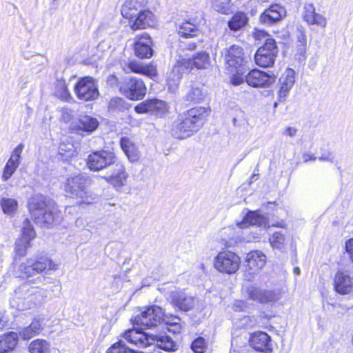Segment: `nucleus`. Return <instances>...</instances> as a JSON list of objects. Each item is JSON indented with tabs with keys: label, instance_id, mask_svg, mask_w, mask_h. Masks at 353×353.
Returning a JSON list of instances; mask_svg holds the SVG:
<instances>
[{
	"label": "nucleus",
	"instance_id": "1",
	"mask_svg": "<svg viewBox=\"0 0 353 353\" xmlns=\"http://www.w3.org/2000/svg\"><path fill=\"white\" fill-rule=\"evenodd\" d=\"M47 269L56 270L57 265L49 258L41 256L26 259L15 267L14 271L17 277L29 279ZM42 278L39 276L34 280H28L17 288L10 300L11 306L19 310H26L41 305L46 300L48 291L33 284Z\"/></svg>",
	"mask_w": 353,
	"mask_h": 353
},
{
	"label": "nucleus",
	"instance_id": "2",
	"mask_svg": "<svg viewBox=\"0 0 353 353\" xmlns=\"http://www.w3.org/2000/svg\"><path fill=\"white\" fill-rule=\"evenodd\" d=\"M210 114V109L203 106L190 108L179 114L172 125V137L184 139L192 136L204 125Z\"/></svg>",
	"mask_w": 353,
	"mask_h": 353
},
{
	"label": "nucleus",
	"instance_id": "3",
	"mask_svg": "<svg viewBox=\"0 0 353 353\" xmlns=\"http://www.w3.org/2000/svg\"><path fill=\"white\" fill-rule=\"evenodd\" d=\"M28 205L32 219L41 227L50 228L60 221L61 216L54 203L42 194L33 195L28 200Z\"/></svg>",
	"mask_w": 353,
	"mask_h": 353
},
{
	"label": "nucleus",
	"instance_id": "4",
	"mask_svg": "<svg viewBox=\"0 0 353 353\" xmlns=\"http://www.w3.org/2000/svg\"><path fill=\"white\" fill-rule=\"evenodd\" d=\"M90 180L83 174L68 177L64 183L67 195L77 200L79 205L94 203L97 195L89 189Z\"/></svg>",
	"mask_w": 353,
	"mask_h": 353
},
{
	"label": "nucleus",
	"instance_id": "5",
	"mask_svg": "<svg viewBox=\"0 0 353 353\" xmlns=\"http://www.w3.org/2000/svg\"><path fill=\"white\" fill-rule=\"evenodd\" d=\"M255 39L264 40V45L259 48L254 55L256 65L268 68L272 66L278 54V48L275 41L263 30H259L255 33Z\"/></svg>",
	"mask_w": 353,
	"mask_h": 353
},
{
	"label": "nucleus",
	"instance_id": "6",
	"mask_svg": "<svg viewBox=\"0 0 353 353\" xmlns=\"http://www.w3.org/2000/svg\"><path fill=\"white\" fill-rule=\"evenodd\" d=\"M164 316V312L159 306L152 305L145 307L140 314L134 316L132 320L134 325H140L144 328L157 327L161 323Z\"/></svg>",
	"mask_w": 353,
	"mask_h": 353
},
{
	"label": "nucleus",
	"instance_id": "7",
	"mask_svg": "<svg viewBox=\"0 0 353 353\" xmlns=\"http://www.w3.org/2000/svg\"><path fill=\"white\" fill-rule=\"evenodd\" d=\"M240 263V257L230 251L220 252L214 260V268L228 274L235 273L239 269Z\"/></svg>",
	"mask_w": 353,
	"mask_h": 353
},
{
	"label": "nucleus",
	"instance_id": "8",
	"mask_svg": "<svg viewBox=\"0 0 353 353\" xmlns=\"http://www.w3.org/2000/svg\"><path fill=\"white\" fill-rule=\"evenodd\" d=\"M117 157L114 152L101 150L92 152L88 157L87 165L92 171H99L115 164Z\"/></svg>",
	"mask_w": 353,
	"mask_h": 353
},
{
	"label": "nucleus",
	"instance_id": "9",
	"mask_svg": "<svg viewBox=\"0 0 353 353\" xmlns=\"http://www.w3.org/2000/svg\"><path fill=\"white\" fill-rule=\"evenodd\" d=\"M74 93L79 99L85 101L94 100L99 94L96 81L90 77L78 81L74 86Z\"/></svg>",
	"mask_w": 353,
	"mask_h": 353
},
{
	"label": "nucleus",
	"instance_id": "10",
	"mask_svg": "<svg viewBox=\"0 0 353 353\" xmlns=\"http://www.w3.org/2000/svg\"><path fill=\"white\" fill-rule=\"evenodd\" d=\"M120 90L131 100L141 99L146 93L145 83L137 77L125 78L120 86Z\"/></svg>",
	"mask_w": 353,
	"mask_h": 353
},
{
	"label": "nucleus",
	"instance_id": "11",
	"mask_svg": "<svg viewBox=\"0 0 353 353\" xmlns=\"http://www.w3.org/2000/svg\"><path fill=\"white\" fill-rule=\"evenodd\" d=\"M169 300L172 305L184 312L194 309L199 303V299L196 296L185 290L172 292L169 296Z\"/></svg>",
	"mask_w": 353,
	"mask_h": 353
},
{
	"label": "nucleus",
	"instance_id": "12",
	"mask_svg": "<svg viewBox=\"0 0 353 353\" xmlns=\"http://www.w3.org/2000/svg\"><path fill=\"white\" fill-rule=\"evenodd\" d=\"M225 61L230 71H242V68H248V58L245 56L243 48L237 45H233L228 49Z\"/></svg>",
	"mask_w": 353,
	"mask_h": 353
},
{
	"label": "nucleus",
	"instance_id": "13",
	"mask_svg": "<svg viewBox=\"0 0 353 353\" xmlns=\"http://www.w3.org/2000/svg\"><path fill=\"white\" fill-rule=\"evenodd\" d=\"M210 63V55L208 52L201 51L196 53L191 59H181L176 63L174 71H179L180 67H183L184 70L192 69H205Z\"/></svg>",
	"mask_w": 353,
	"mask_h": 353
},
{
	"label": "nucleus",
	"instance_id": "14",
	"mask_svg": "<svg viewBox=\"0 0 353 353\" xmlns=\"http://www.w3.org/2000/svg\"><path fill=\"white\" fill-rule=\"evenodd\" d=\"M128 20V24L133 30L153 27L156 24V17L149 10H143L134 13L131 17H124Z\"/></svg>",
	"mask_w": 353,
	"mask_h": 353
},
{
	"label": "nucleus",
	"instance_id": "15",
	"mask_svg": "<svg viewBox=\"0 0 353 353\" xmlns=\"http://www.w3.org/2000/svg\"><path fill=\"white\" fill-rule=\"evenodd\" d=\"M247 293L251 300L261 303H274L281 298L278 290H262L254 286L248 288Z\"/></svg>",
	"mask_w": 353,
	"mask_h": 353
},
{
	"label": "nucleus",
	"instance_id": "16",
	"mask_svg": "<svg viewBox=\"0 0 353 353\" xmlns=\"http://www.w3.org/2000/svg\"><path fill=\"white\" fill-rule=\"evenodd\" d=\"M274 75H270L269 74L254 69L250 71L245 76V81L247 83L252 87H268L275 81Z\"/></svg>",
	"mask_w": 353,
	"mask_h": 353
},
{
	"label": "nucleus",
	"instance_id": "17",
	"mask_svg": "<svg viewBox=\"0 0 353 353\" xmlns=\"http://www.w3.org/2000/svg\"><path fill=\"white\" fill-rule=\"evenodd\" d=\"M99 123L96 118L88 115L80 116L79 119L70 124V130L77 134L83 132L88 134L94 132L99 126Z\"/></svg>",
	"mask_w": 353,
	"mask_h": 353
},
{
	"label": "nucleus",
	"instance_id": "18",
	"mask_svg": "<svg viewBox=\"0 0 353 353\" xmlns=\"http://www.w3.org/2000/svg\"><path fill=\"white\" fill-rule=\"evenodd\" d=\"M112 174L105 176L107 182L112 185L117 190H121L123 186L127 185L128 174L125 171L124 165L121 163H115Z\"/></svg>",
	"mask_w": 353,
	"mask_h": 353
},
{
	"label": "nucleus",
	"instance_id": "19",
	"mask_svg": "<svg viewBox=\"0 0 353 353\" xmlns=\"http://www.w3.org/2000/svg\"><path fill=\"white\" fill-rule=\"evenodd\" d=\"M249 342L256 351L264 353H270L272 351L271 338L266 332L259 331L253 333Z\"/></svg>",
	"mask_w": 353,
	"mask_h": 353
},
{
	"label": "nucleus",
	"instance_id": "20",
	"mask_svg": "<svg viewBox=\"0 0 353 353\" xmlns=\"http://www.w3.org/2000/svg\"><path fill=\"white\" fill-rule=\"evenodd\" d=\"M279 90L278 99L279 101H284L288 96L290 90L295 82V72L291 68H287L279 78Z\"/></svg>",
	"mask_w": 353,
	"mask_h": 353
},
{
	"label": "nucleus",
	"instance_id": "21",
	"mask_svg": "<svg viewBox=\"0 0 353 353\" xmlns=\"http://www.w3.org/2000/svg\"><path fill=\"white\" fill-rule=\"evenodd\" d=\"M134 52L137 57L148 59L152 56V40L150 37L144 33L135 37Z\"/></svg>",
	"mask_w": 353,
	"mask_h": 353
},
{
	"label": "nucleus",
	"instance_id": "22",
	"mask_svg": "<svg viewBox=\"0 0 353 353\" xmlns=\"http://www.w3.org/2000/svg\"><path fill=\"white\" fill-rule=\"evenodd\" d=\"M286 15L285 8L274 4L266 9L260 16V21L265 25H272L281 21Z\"/></svg>",
	"mask_w": 353,
	"mask_h": 353
},
{
	"label": "nucleus",
	"instance_id": "23",
	"mask_svg": "<svg viewBox=\"0 0 353 353\" xmlns=\"http://www.w3.org/2000/svg\"><path fill=\"white\" fill-rule=\"evenodd\" d=\"M123 337L130 343L138 347H145L150 346L152 342L151 336L147 333L141 332L136 329H130L124 333Z\"/></svg>",
	"mask_w": 353,
	"mask_h": 353
},
{
	"label": "nucleus",
	"instance_id": "24",
	"mask_svg": "<svg viewBox=\"0 0 353 353\" xmlns=\"http://www.w3.org/2000/svg\"><path fill=\"white\" fill-rule=\"evenodd\" d=\"M247 271L250 274L259 272L266 263V256L259 251H252L248 253L245 259Z\"/></svg>",
	"mask_w": 353,
	"mask_h": 353
},
{
	"label": "nucleus",
	"instance_id": "25",
	"mask_svg": "<svg viewBox=\"0 0 353 353\" xmlns=\"http://www.w3.org/2000/svg\"><path fill=\"white\" fill-rule=\"evenodd\" d=\"M304 21L309 25H315L320 28H325L327 19L323 15L316 12L312 3H306L303 11Z\"/></svg>",
	"mask_w": 353,
	"mask_h": 353
},
{
	"label": "nucleus",
	"instance_id": "26",
	"mask_svg": "<svg viewBox=\"0 0 353 353\" xmlns=\"http://www.w3.org/2000/svg\"><path fill=\"white\" fill-rule=\"evenodd\" d=\"M205 98L203 85L199 83H192L186 87L183 99L189 103H199Z\"/></svg>",
	"mask_w": 353,
	"mask_h": 353
},
{
	"label": "nucleus",
	"instance_id": "27",
	"mask_svg": "<svg viewBox=\"0 0 353 353\" xmlns=\"http://www.w3.org/2000/svg\"><path fill=\"white\" fill-rule=\"evenodd\" d=\"M123 70L126 73L134 72L142 74L151 79L157 76V70L152 65H143L141 63L137 61H131L128 63Z\"/></svg>",
	"mask_w": 353,
	"mask_h": 353
},
{
	"label": "nucleus",
	"instance_id": "28",
	"mask_svg": "<svg viewBox=\"0 0 353 353\" xmlns=\"http://www.w3.org/2000/svg\"><path fill=\"white\" fill-rule=\"evenodd\" d=\"M334 286L338 293L348 294L353 288V279L344 272H337L334 276Z\"/></svg>",
	"mask_w": 353,
	"mask_h": 353
},
{
	"label": "nucleus",
	"instance_id": "29",
	"mask_svg": "<svg viewBox=\"0 0 353 353\" xmlns=\"http://www.w3.org/2000/svg\"><path fill=\"white\" fill-rule=\"evenodd\" d=\"M147 0H127L121 7V12L123 17H131L137 12L143 10Z\"/></svg>",
	"mask_w": 353,
	"mask_h": 353
},
{
	"label": "nucleus",
	"instance_id": "30",
	"mask_svg": "<svg viewBox=\"0 0 353 353\" xmlns=\"http://www.w3.org/2000/svg\"><path fill=\"white\" fill-rule=\"evenodd\" d=\"M19 334L10 332L0 335V353H8L12 351L17 346Z\"/></svg>",
	"mask_w": 353,
	"mask_h": 353
},
{
	"label": "nucleus",
	"instance_id": "31",
	"mask_svg": "<svg viewBox=\"0 0 353 353\" xmlns=\"http://www.w3.org/2000/svg\"><path fill=\"white\" fill-rule=\"evenodd\" d=\"M267 223V219L259 214L257 211H250L244 216L243 221L239 223V227L243 228L248 225L265 226Z\"/></svg>",
	"mask_w": 353,
	"mask_h": 353
},
{
	"label": "nucleus",
	"instance_id": "32",
	"mask_svg": "<svg viewBox=\"0 0 353 353\" xmlns=\"http://www.w3.org/2000/svg\"><path fill=\"white\" fill-rule=\"evenodd\" d=\"M120 145L130 161L136 162L139 159V152L129 138L122 137L120 140Z\"/></svg>",
	"mask_w": 353,
	"mask_h": 353
},
{
	"label": "nucleus",
	"instance_id": "33",
	"mask_svg": "<svg viewBox=\"0 0 353 353\" xmlns=\"http://www.w3.org/2000/svg\"><path fill=\"white\" fill-rule=\"evenodd\" d=\"M151 339H152V342L150 344L151 345H154L155 347H159V349L172 352L176 350V345L173 340L168 336H154L151 335Z\"/></svg>",
	"mask_w": 353,
	"mask_h": 353
},
{
	"label": "nucleus",
	"instance_id": "34",
	"mask_svg": "<svg viewBox=\"0 0 353 353\" xmlns=\"http://www.w3.org/2000/svg\"><path fill=\"white\" fill-rule=\"evenodd\" d=\"M0 206L4 214L13 217L17 213L19 204L16 199L4 196L0 199Z\"/></svg>",
	"mask_w": 353,
	"mask_h": 353
},
{
	"label": "nucleus",
	"instance_id": "35",
	"mask_svg": "<svg viewBox=\"0 0 353 353\" xmlns=\"http://www.w3.org/2000/svg\"><path fill=\"white\" fill-rule=\"evenodd\" d=\"M41 325L39 320L34 319L29 326L23 328L19 333L23 340H28L39 334Z\"/></svg>",
	"mask_w": 353,
	"mask_h": 353
},
{
	"label": "nucleus",
	"instance_id": "36",
	"mask_svg": "<svg viewBox=\"0 0 353 353\" xmlns=\"http://www.w3.org/2000/svg\"><path fill=\"white\" fill-rule=\"evenodd\" d=\"M296 51L295 56L299 61L304 60L305 59L306 53V35L305 32L302 30H299L296 34Z\"/></svg>",
	"mask_w": 353,
	"mask_h": 353
},
{
	"label": "nucleus",
	"instance_id": "37",
	"mask_svg": "<svg viewBox=\"0 0 353 353\" xmlns=\"http://www.w3.org/2000/svg\"><path fill=\"white\" fill-rule=\"evenodd\" d=\"M248 21L247 16L243 12H239L228 22V26L231 30L237 31L244 27Z\"/></svg>",
	"mask_w": 353,
	"mask_h": 353
},
{
	"label": "nucleus",
	"instance_id": "38",
	"mask_svg": "<svg viewBox=\"0 0 353 353\" xmlns=\"http://www.w3.org/2000/svg\"><path fill=\"white\" fill-rule=\"evenodd\" d=\"M175 68L176 64L173 67L172 71L169 74L167 79L168 88L172 92H174V90L177 88L180 80L182 77V74L185 71L183 67H180L179 71H174Z\"/></svg>",
	"mask_w": 353,
	"mask_h": 353
},
{
	"label": "nucleus",
	"instance_id": "39",
	"mask_svg": "<svg viewBox=\"0 0 353 353\" xmlns=\"http://www.w3.org/2000/svg\"><path fill=\"white\" fill-rule=\"evenodd\" d=\"M30 353H50L49 343L43 339H36L29 345Z\"/></svg>",
	"mask_w": 353,
	"mask_h": 353
},
{
	"label": "nucleus",
	"instance_id": "40",
	"mask_svg": "<svg viewBox=\"0 0 353 353\" xmlns=\"http://www.w3.org/2000/svg\"><path fill=\"white\" fill-rule=\"evenodd\" d=\"M212 6L215 11L223 14H228L232 7L230 0H213Z\"/></svg>",
	"mask_w": 353,
	"mask_h": 353
},
{
	"label": "nucleus",
	"instance_id": "41",
	"mask_svg": "<svg viewBox=\"0 0 353 353\" xmlns=\"http://www.w3.org/2000/svg\"><path fill=\"white\" fill-rule=\"evenodd\" d=\"M196 32V26L189 21L183 22L178 29L179 34L185 37L194 36Z\"/></svg>",
	"mask_w": 353,
	"mask_h": 353
},
{
	"label": "nucleus",
	"instance_id": "42",
	"mask_svg": "<svg viewBox=\"0 0 353 353\" xmlns=\"http://www.w3.org/2000/svg\"><path fill=\"white\" fill-rule=\"evenodd\" d=\"M35 232L28 219L23 222L21 238L23 240L30 242L35 237Z\"/></svg>",
	"mask_w": 353,
	"mask_h": 353
},
{
	"label": "nucleus",
	"instance_id": "43",
	"mask_svg": "<svg viewBox=\"0 0 353 353\" xmlns=\"http://www.w3.org/2000/svg\"><path fill=\"white\" fill-rule=\"evenodd\" d=\"M108 108L112 111L123 112L128 108V103L122 98L114 97L110 101Z\"/></svg>",
	"mask_w": 353,
	"mask_h": 353
},
{
	"label": "nucleus",
	"instance_id": "44",
	"mask_svg": "<svg viewBox=\"0 0 353 353\" xmlns=\"http://www.w3.org/2000/svg\"><path fill=\"white\" fill-rule=\"evenodd\" d=\"M150 107L151 109L150 113H154L157 114H161L166 112L167 105L166 103L159 99H150Z\"/></svg>",
	"mask_w": 353,
	"mask_h": 353
},
{
	"label": "nucleus",
	"instance_id": "45",
	"mask_svg": "<svg viewBox=\"0 0 353 353\" xmlns=\"http://www.w3.org/2000/svg\"><path fill=\"white\" fill-rule=\"evenodd\" d=\"M106 353H132V350L123 341H119L111 345Z\"/></svg>",
	"mask_w": 353,
	"mask_h": 353
},
{
	"label": "nucleus",
	"instance_id": "46",
	"mask_svg": "<svg viewBox=\"0 0 353 353\" xmlns=\"http://www.w3.org/2000/svg\"><path fill=\"white\" fill-rule=\"evenodd\" d=\"M30 246V242L22 239L17 240L14 251L19 256H24L26 254L27 249Z\"/></svg>",
	"mask_w": 353,
	"mask_h": 353
},
{
	"label": "nucleus",
	"instance_id": "47",
	"mask_svg": "<svg viewBox=\"0 0 353 353\" xmlns=\"http://www.w3.org/2000/svg\"><path fill=\"white\" fill-rule=\"evenodd\" d=\"M269 240L273 248L281 249L284 244L285 237L281 232H276L272 235Z\"/></svg>",
	"mask_w": 353,
	"mask_h": 353
},
{
	"label": "nucleus",
	"instance_id": "48",
	"mask_svg": "<svg viewBox=\"0 0 353 353\" xmlns=\"http://www.w3.org/2000/svg\"><path fill=\"white\" fill-rule=\"evenodd\" d=\"M248 68H242V71H239L238 70H234V71H230L231 72H234L233 77L232 78V83L234 85H240L241 83L244 82L245 80V73L247 72Z\"/></svg>",
	"mask_w": 353,
	"mask_h": 353
},
{
	"label": "nucleus",
	"instance_id": "49",
	"mask_svg": "<svg viewBox=\"0 0 353 353\" xmlns=\"http://www.w3.org/2000/svg\"><path fill=\"white\" fill-rule=\"evenodd\" d=\"M173 320L175 321L174 323H170L169 321H165V324L168 325V330L174 334L181 333V325L180 324V319L177 316H174Z\"/></svg>",
	"mask_w": 353,
	"mask_h": 353
},
{
	"label": "nucleus",
	"instance_id": "50",
	"mask_svg": "<svg viewBox=\"0 0 353 353\" xmlns=\"http://www.w3.org/2000/svg\"><path fill=\"white\" fill-rule=\"evenodd\" d=\"M192 350L194 353H203L205 350V341L202 337L195 339L192 343Z\"/></svg>",
	"mask_w": 353,
	"mask_h": 353
},
{
	"label": "nucleus",
	"instance_id": "51",
	"mask_svg": "<svg viewBox=\"0 0 353 353\" xmlns=\"http://www.w3.org/2000/svg\"><path fill=\"white\" fill-rule=\"evenodd\" d=\"M24 148V145L22 143L19 144L12 152L9 159H13V161L17 163L18 165L20 164V159L21 157V153Z\"/></svg>",
	"mask_w": 353,
	"mask_h": 353
},
{
	"label": "nucleus",
	"instance_id": "52",
	"mask_svg": "<svg viewBox=\"0 0 353 353\" xmlns=\"http://www.w3.org/2000/svg\"><path fill=\"white\" fill-rule=\"evenodd\" d=\"M150 99L143 101L135 106L134 110L138 114L150 113Z\"/></svg>",
	"mask_w": 353,
	"mask_h": 353
},
{
	"label": "nucleus",
	"instance_id": "53",
	"mask_svg": "<svg viewBox=\"0 0 353 353\" xmlns=\"http://www.w3.org/2000/svg\"><path fill=\"white\" fill-rule=\"evenodd\" d=\"M16 170L17 169H14V168L5 166L3 169L2 174L1 176V181L7 182L12 177Z\"/></svg>",
	"mask_w": 353,
	"mask_h": 353
},
{
	"label": "nucleus",
	"instance_id": "54",
	"mask_svg": "<svg viewBox=\"0 0 353 353\" xmlns=\"http://www.w3.org/2000/svg\"><path fill=\"white\" fill-rule=\"evenodd\" d=\"M73 145L71 143H61L59 147V153L63 155L66 152L72 151Z\"/></svg>",
	"mask_w": 353,
	"mask_h": 353
},
{
	"label": "nucleus",
	"instance_id": "55",
	"mask_svg": "<svg viewBox=\"0 0 353 353\" xmlns=\"http://www.w3.org/2000/svg\"><path fill=\"white\" fill-rule=\"evenodd\" d=\"M298 129L294 127H287L282 132L283 135L288 136L290 137H294L296 135Z\"/></svg>",
	"mask_w": 353,
	"mask_h": 353
},
{
	"label": "nucleus",
	"instance_id": "56",
	"mask_svg": "<svg viewBox=\"0 0 353 353\" xmlns=\"http://www.w3.org/2000/svg\"><path fill=\"white\" fill-rule=\"evenodd\" d=\"M346 252L349 254L352 261L353 262V239H349L345 243Z\"/></svg>",
	"mask_w": 353,
	"mask_h": 353
},
{
	"label": "nucleus",
	"instance_id": "57",
	"mask_svg": "<svg viewBox=\"0 0 353 353\" xmlns=\"http://www.w3.org/2000/svg\"><path fill=\"white\" fill-rule=\"evenodd\" d=\"M61 89V94H60V97L65 101H67L70 97V94L69 91L68 90L67 88L65 87L64 83L60 84Z\"/></svg>",
	"mask_w": 353,
	"mask_h": 353
},
{
	"label": "nucleus",
	"instance_id": "58",
	"mask_svg": "<svg viewBox=\"0 0 353 353\" xmlns=\"http://www.w3.org/2000/svg\"><path fill=\"white\" fill-rule=\"evenodd\" d=\"M245 306V303L243 301H236L233 305V309L235 311L239 312L243 310Z\"/></svg>",
	"mask_w": 353,
	"mask_h": 353
},
{
	"label": "nucleus",
	"instance_id": "59",
	"mask_svg": "<svg viewBox=\"0 0 353 353\" xmlns=\"http://www.w3.org/2000/svg\"><path fill=\"white\" fill-rule=\"evenodd\" d=\"M19 165H18L17 163L13 161V159H9L8 161L6 162L5 166L9 167V168H14V169H17Z\"/></svg>",
	"mask_w": 353,
	"mask_h": 353
},
{
	"label": "nucleus",
	"instance_id": "60",
	"mask_svg": "<svg viewBox=\"0 0 353 353\" xmlns=\"http://www.w3.org/2000/svg\"><path fill=\"white\" fill-rule=\"evenodd\" d=\"M4 316L0 314V329H3L7 325V321L3 319Z\"/></svg>",
	"mask_w": 353,
	"mask_h": 353
},
{
	"label": "nucleus",
	"instance_id": "61",
	"mask_svg": "<svg viewBox=\"0 0 353 353\" xmlns=\"http://www.w3.org/2000/svg\"><path fill=\"white\" fill-rule=\"evenodd\" d=\"M232 124L234 127L240 128L243 125V122L237 119L236 118H234L232 120Z\"/></svg>",
	"mask_w": 353,
	"mask_h": 353
},
{
	"label": "nucleus",
	"instance_id": "62",
	"mask_svg": "<svg viewBox=\"0 0 353 353\" xmlns=\"http://www.w3.org/2000/svg\"><path fill=\"white\" fill-rule=\"evenodd\" d=\"M318 159L319 161H327L332 162V159H330L328 157H325V156H322V157H318Z\"/></svg>",
	"mask_w": 353,
	"mask_h": 353
},
{
	"label": "nucleus",
	"instance_id": "63",
	"mask_svg": "<svg viewBox=\"0 0 353 353\" xmlns=\"http://www.w3.org/2000/svg\"><path fill=\"white\" fill-rule=\"evenodd\" d=\"M174 316H172L170 318H168L167 316H165V315L164 314V316H163V320L162 321H165V322L166 321H169L170 323H174L175 321L173 320V317Z\"/></svg>",
	"mask_w": 353,
	"mask_h": 353
},
{
	"label": "nucleus",
	"instance_id": "64",
	"mask_svg": "<svg viewBox=\"0 0 353 353\" xmlns=\"http://www.w3.org/2000/svg\"><path fill=\"white\" fill-rule=\"evenodd\" d=\"M188 49L189 50H194L196 48V45L194 43L190 42L188 43Z\"/></svg>",
	"mask_w": 353,
	"mask_h": 353
}]
</instances>
